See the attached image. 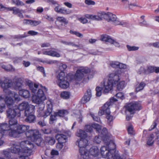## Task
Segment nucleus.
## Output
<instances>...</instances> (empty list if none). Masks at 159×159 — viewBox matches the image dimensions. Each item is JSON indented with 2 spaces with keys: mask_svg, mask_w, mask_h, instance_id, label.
I'll list each match as a JSON object with an SVG mask.
<instances>
[{
  "mask_svg": "<svg viewBox=\"0 0 159 159\" xmlns=\"http://www.w3.org/2000/svg\"><path fill=\"white\" fill-rule=\"evenodd\" d=\"M154 137V135L153 134H152L150 135L148 139L147 143L148 145L149 146L152 145L154 143V141L152 140L153 139Z\"/></svg>",
  "mask_w": 159,
  "mask_h": 159,
  "instance_id": "nucleus-41",
  "label": "nucleus"
},
{
  "mask_svg": "<svg viewBox=\"0 0 159 159\" xmlns=\"http://www.w3.org/2000/svg\"><path fill=\"white\" fill-rule=\"evenodd\" d=\"M30 127L28 125H19L12 131H9V135L14 138L19 137L20 134L25 132L26 136L32 142H34L38 146H39L42 141V139L39 131L37 129L29 130Z\"/></svg>",
  "mask_w": 159,
  "mask_h": 159,
  "instance_id": "nucleus-1",
  "label": "nucleus"
},
{
  "mask_svg": "<svg viewBox=\"0 0 159 159\" xmlns=\"http://www.w3.org/2000/svg\"><path fill=\"white\" fill-rule=\"evenodd\" d=\"M30 25L33 26H35L39 25L41 23L40 21L33 20H30Z\"/></svg>",
  "mask_w": 159,
  "mask_h": 159,
  "instance_id": "nucleus-53",
  "label": "nucleus"
},
{
  "mask_svg": "<svg viewBox=\"0 0 159 159\" xmlns=\"http://www.w3.org/2000/svg\"><path fill=\"white\" fill-rule=\"evenodd\" d=\"M20 146L16 143L13 144L12 146L9 149L10 152L14 153H18L19 155H20L22 153V148L25 147V145L21 146V143Z\"/></svg>",
  "mask_w": 159,
  "mask_h": 159,
  "instance_id": "nucleus-11",
  "label": "nucleus"
},
{
  "mask_svg": "<svg viewBox=\"0 0 159 159\" xmlns=\"http://www.w3.org/2000/svg\"><path fill=\"white\" fill-rule=\"evenodd\" d=\"M20 12H24V11L22 10L19 9V8L14 7L13 9V14L14 15H16L20 13Z\"/></svg>",
  "mask_w": 159,
  "mask_h": 159,
  "instance_id": "nucleus-47",
  "label": "nucleus"
},
{
  "mask_svg": "<svg viewBox=\"0 0 159 159\" xmlns=\"http://www.w3.org/2000/svg\"><path fill=\"white\" fill-rule=\"evenodd\" d=\"M8 95L9 96H13L15 100L19 101L20 100V98L19 97V95H18V94L15 93H12H12H11L10 95Z\"/></svg>",
  "mask_w": 159,
  "mask_h": 159,
  "instance_id": "nucleus-57",
  "label": "nucleus"
},
{
  "mask_svg": "<svg viewBox=\"0 0 159 159\" xmlns=\"http://www.w3.org/2000/svg\"><path fill=\"white\" fill-rule=\"evenodd\" d=\"M58 142L64 143L66 142L67 137L65 135L62 134H57L55 136Z\"/></svg>",
  "mask_w": 159,
  "mask_h": 159,
  "instance_id": "nucleus-23",
  "label": "nucleus"
},
{
  "mask_svg": "<svg viewBox=\"0 0 159 159\" xmlns=\"http://www.w3.org/2000/svg\"><path fill=\"white\" fill-rule=\"evenodd\" d=\"M90 72V70L86 67H81L78 69L74 76L75 80L78 82H84L89 80V76H87L85 74H86Z\"/></svg>",
  "mask_w": 159,
  "mask_h": 159,
  "instance_id": "nucleus-5",
  "label": "nucleus"
},
{
  "mask_svg": "<svg viewBox=\"0 0 159 159\" xmlns=\"http://www.w3.org/2000/svg\"><path fill=\"white\" fill-rule=\"evenodd\" d=\"M46 97L43 91L41 89H39L36 94L32 97V101L33 102L38 104L37 107V110H43L45 105L43 101L45 100Z\"/></svg>",
  "mask_w": 159,
  "mask_h": 159,
  "instance_id": "nucleus-2",
  "label": "nucleus"
},
{
  "mask_svg": "<svg viewBox=\"0 0 159 159\" xmlns=\"http://www.w3.org/2000/svg\"><path fill=\"white\" fill-rule=\"evenodd\" d=\"M10 120L9 121V126L10 128V131H14L18 126L17 121L16 118H9Z\"/></svg>",
  "mask_w": 159,
  "mask_h": 159,
  "instance_id": "nucleus-18",
  "label": "nucleus"
},
{
  "mask_svg": "<svg viewBox=\"0 0 159 159\" xmlns=\"http://www.w3.org/2000/svg\"><path fill=\"white\" fill-rule=\"evenodd\" d=\"M103 88L99 87H97L96 89V95L97 96H100L102 94V90Z\"/></svg>",
  "mask_w": 159,
  "mask_h": 159,
  "instance_id": "nucleus-46",
  "label": "nucleus"
},
{
  "mask_svg": "<svg viewBox=\"0 0 159 159\" xmlns=\"http://www.w3.org/2000/svg\"><path fill=\"white\" fill-rule=\"evenodd\" d=\"M110 106L111 103L110 102H106L105 103L98 112L99 116H102L103 115L110 114Z\"/></svg>",
  "mask_w": 159,
  "mask_h": 159,
  "instance_id": "nucleus-12",
  "label": "nucleus"
},
{
  "mask_svg": "<svg viewBox=\"0 0 159 159\" xmlns=\"http://www.w3.org/2000/svg\"><path fill=\"white\" fill-rule=\"evenodd\" d=\"M80 153L84 159H88L89 158V152L85 148L80 149Z\"/></svg>",
  "mask_w": 159,
  "mask_h": 159,
  "instance_id": "nucleus-24",
  "label": "nucleus"
},
{
  "mask_svg": "<svg viewBox=\"0 0 159 159\" xmlns=\"http://www.w3.org/2000/svg\"><path fill=\"white\" fill-rule=\"evenodd\" d=\"M7 116L8 118L19 117L20 116V111L17 106H13L12 107L8 108L7 111Z\"/></svg>",
  "mask_w": 159,
  "mask_h": 159,
  "instance_id": "nucleus-8",
  "label": "nucleus"
},
{
  "mask_svg": "<svg viewBox=\"0 0 159 159\" xmlns=\"http://www.w3.org/2000/svg\"><path fill=\"white\" fill-rule=\"evenodd\" d=\"M88 18L93 20H95L99 21V19L98 17V15H89Z\"/></svg>",
  "mask_w": 159,
  "mask_h": 159,
  "instance_id": "nucleus-49",
  "label": "nucleus"
},
{
  "mask_svg": "<svg viewBox=\"0 0 159 159\" xmlns=\"http://www.w3.org/2000/svg\"><path fill=\"white\" fill-rule=\"evenodd\" d=\"M12 3L15 5L17 7H20L24 6L25 3L20 0H11Z\"/></svg>",
  "mask_w": 159,
  "mask_h": 159,
  "instance_id": "nucleus-35",
  "label": "nucleus"
},
{
  "mask_svg": "<svg viewBox=\"0 0 159 159\" xmlns=\"http://www.w3.org/2000/svg\"><path fill=\"white\" fill-rule=\"evenodd\" d=\"M127 130L129 134H133L134 133L133 128L132 125H129L127 128Z\"/></svg>",
  "mask_w": 159,
  "mask_h": 159,
  "instance_id": "nucleus-60",
  "label": "nucleus"
},
{
  "mask_svg": "<svg viewBox=\"0 0 159 159\" xmlns=\"http://www.w3.org/2000/svg\"><path fill=\"white\" fill-rule=\"evenodd\" d=\"M154 66H147L146 69V74H148L154 72Z\"/></svg>",
  "mask_w": 159,
  "mask_h": 159,
  "instance_id": "nucleus-42",
  "label": "nucleus"
},
{
  "mask_svg": "<svg viewBox=\"0 0 159 159\" xmlns=\"http://www.w3.org/2000/svg\"><path fill=\"white\" fill-rule=\"evenodd\" d=\"M17 108L20 111H23L25 110L24 114L27 115L29 111L30 110V108L29 105L28 103L26 102H23L19 104L18 107H17Z\"/></svg>",
  "mask_w": 159,
  "mask_h": 159,
  "instance_id": "nucleus-14",
  "label": "nucleus"
},
{
  "mask_svg": "<svg viewBox=\"0 0 159 159\" xmlns=\"http://www.w3.org/2000/svg\"><path fill=\"white\" fill-rule=\"evenodd\" d=\"M6 104L8 108L12 107L13 106H14V100L10 96H7L5 98Z\"/></svg>",
  "mask_w": 159,
  "mask_h": 159,
  "instance_id": "nucleus-20",
  "label": "nucleus"
},
{
  "mask_svg": "<svg viewBox=\"0 0 159 159\" xmlns=\"http://www.w3.org/2000/svg\"><path fill=\"white\" fill-rule=\"evenodd\" d=\"M105 19L108 21L113 22L114 24L116 25H120L125 27L128 26V24L127 22L119 21L117 20V18L115 15L110 12L106 13Z\"/></svg>",
  "mask_w": 159,
  "mask_h": 159,
  "instance_id": "nucleus-7",
  "label": "nucleus"
},
{
  "mask_svg": "<svg viewBox=\"0 0 159 159\" xmlns=\"http://www.w3.org/2000/svg\"><path fill=\"white\" fill-rule=\"evenodd\" d=\"M63 143L60 142L57 143L56 145V147L57 149L59 150H60L63 146Z\"/></svg>",
  "mask_w": 159,
  "mask_h": 159,
  "instance_id": "nucleus-59",
  "label": "nucleus"
},
{
  "mask_svg": "<svg viewBox=\"0 0 159 159\" xmlns=\"http://www.w3.org/2000/svg\"><path fill=\"white\" fill-rule=\"evenodd\" d=\"M12 85L11 80L7 78H5L3 82L0 80V85L3 89V92L7 95L12 93V92L8 89V88L11 87Z\"/></svg>",
  "mask_w": 159,
  "mask_h": 159,
  "instance_id": "nucleus-9",
  "label": "nucleus"
},
{
  "mask_svg": "<svg viewBox=\"0 0 159 159\" xmlns=\"http://www.w3.org/2000/svg\"><path fill=\"white\" fill-rule=\"evenodd\" d=\"M102 40L103 41L109 42L112 44L114 42V40L112 39L110 37L105 35L102 37Z\"/></svg>",
  "mask_w": 159,
  "mask_h": 159,
  "instance_id": "nucleus-36",
  "label": "nucleus"
},
{
  "mask_svg": "<svg viewBox=\"0 0 159 159\" xmlns=\"http://www.w3.org/2000/svg\"><path fill=\"white\" fill-rule=\"evenodd\" d=\"M20 95L25 98H28L30 96V92L25 89H21L19 91Z\"/></svg>",
  "mask_w": 159,
  "mask_h": 159,
  "instance_id": "nucleus-25",
  "label": "nucleus"
},
{
  "mask_svg": "<svg viewBox=\"0 0 159 159\" xmlns=\"http://www.w3.org/2000/svg\"><path fill=\"white\" fill-rule=\"evenodd\" d=\"M106 13L104 12H99L97 14L99 19V20H102L103 19H105Z\"/></svg>",
  "mask_w": 159,
  "mask_h": 159,
  "instance_id": "nucleus-40",
  "label": "nucleus"
},
{
  "mask_svg": "<svg viewBox=\"0 0 159 159\" xmlns=\"http://www.w3.org/2000/svg\"><path fill=\"white\" fill-rule=\"evenodd\" d=\"M45 141L46 142L48 143L50 145H53L55 142V140L54 138L52 137H46Z\"/></svg>",
  "mask_w": 159,
  "mask_h": 159,
  "instance_id": "nucleus-31",
  "label": "nucleus"
},
{
  "mask_svg": "<svg viewBox=\"0 0 159 159\" xmlns=\"http://www.w3.org/2000/svg\"><path fill=\"white\" fill-rule=\"evenodd\" d=\"M101 137L102 138L103 140L105 141V140L107 141L106 142L107 143L109 141V138L108 135V131L107 129L106 128H103L101 134Z\"/></svg>",
  "mask_w": 159,
  "mask_h": 159,
  "instance_id": "nucleus-22",
  "label": "nucleus"
},
{
  "mask_svg": "<svg viewBox=\"0 0 159 159\" xmlns=\"http://www.w3.org/2000/svg\"><path fill=\"white\" fill-rule=\"evenodd\" d=\"M24 116L26 117L25 119V121L30 123L34 122L35 119V116L33 113L30 110L29 111L27 115H25V113Z\"/></svg>",
  "mask_w": 159,
  "mask_h": 159,
  "instance_id": "nucleus-16",
  "label": "nucleus"
},
{
  "mask_svg": "<svg viewBox=\"0 0 159 159\" xmlns=\"http://www.w3.org/2000/svg\"><path fill=\"white\" fill-rule=\"evenodd\" d=\"M121 73L120 70H119L115 73L110 74L109 75V78L108 80L112 82L113 84H117L120 80V77Z\"/></svg>",
  "mask_w": 159,
  "mask_h": 159,
  "instance_id": "nucleus-10",
  "label": "nucleus"
},
{
  "mask_svg": "<svg viewBox=\"0 0 159 159\" xmlns=\"http://www.w3.org/2000/svg\"><path fill=\"white\" fill-rule=\"evenodd\" d=\"M126 47L128 50L129 51H136L139 49V47L135 46H131L129 45H127Z\"/></svg>",
  "mask_w": 159,
  "mask_h": 159,
  "instance_id": "nucleus-48",
  "label": "nucleus"
},
{
  "mask_svg": "<svg viewBox=\"0 0 159 159\" xmlns=\"http://www.w3.org/2000/svg\"><path fill=\"white\" fill-rule=\"evenodd\" d=\"M44 1L50 4H52L54 5H56L58 3L57 2L54 0H44Z\"/></svg>",
  "mask_w": 159,
  "mask_h": 159,
  "instance_id": "nucleus-62",
  "label": "nucleus"
},
{
  "mask_svg": "<svg viewBox=\"0 0 159 159\" xmlns=\"http://www.w3.org/2000/svg\"><path fill=\"white\" fill-rule=\"evenodd\" d=\"M10 131V128L7 123H4L0 125V139L4 136L5 132Z\"/></svg>",
  "mask_w": 159,
  "mask_h": 159,
  "instance_id": "nucleus-15",
  "label": "nucleus"
},
{
  "mask_svg": "<svg viewBox=\"0 0 159 159\" xmlns=\"http://www.w3.org/2000/svg\"><path fill=\"white\" fill-rule=\"evenodd\" d=\"M76 135L80 137V139L86 138L87 135L85 132L82 130H80L76 134Z\"/></svg>",
  "mask_w": 159,
  "mask_h": 159,
  "instance_id": "nucleus-32",
  "label": "nucleus"
},
{
  "mask_svg": "<svg viewBox=\"0 0 159 159\" xmlns=\"http://www.w3.org/2000/svg\"><path fill=\"white\" fill-rule=\"evenodd\" d=\"M47 109L48 111H52V106L51 102L50 101H48L47 102Z\"/></svg>",
  "mask_w": 159,
  "mask_h": 159,
  "instance_id": "nucleus-52",
  "label": "nucleus"
},
{
  "mask_svg": "<svg viewBox=\"0 0 159 159\" xmlns=\"http://www.w3.org/2000/svg\"><path fill=\"white\" fill-rule=\"evenodd\" d=\"M125 113L127 114L126 120H129L132 117V116H128L127 114L128 112H129L130 115H132L135 111L141 109L140 105L136 102L127 104L125 106Z\"/></svg>",
  "mask_w": 159,
  "mask_h": 159,
  "instance_id": "nucleus-6",
  "label": "nucleus"
},
{
  "mask_svg": "<svg viewBox=\"0 0 159 159\" xmlns=\"http://www.w3.org/2000/svg\"><path fill=\"white\" fill-rule=\"evenodd\" d=\"M91 97V92L90 89H88L85 93L84 96L82 98L81 100V102L83 104L86 103L89 101Z\"/></svg>",
  "mask_w": 159,
  "mask_h": 159,
  "instance_id": "nucleus-17",
  "label": "nucleus"
},
{
  "mask_svg": "<svg viewBox=\"0 0 159 159\" xmlns=\"http://www.w3.org/2000/svg\"><path fill=\"white\" fill-rule=\"evenodd\" d=\"M93 128L99 132L101 130V127L100 125L97 124H92Z\"/></svg>",
  "mask_w": 159,
  "mask_h": 159,
  "instance_id": "nucleus-44",
  "label": "nucleus"
},
{
  "mask_svg": "<svg viewBox=\"0 0 159 159\" xmlns=\"http://www.w3.org/2000/svg\"><path fill=\"white\" fill-rule=\"evenodd\" d=\"M43 53L44 55L56 57H59L60 56L59 53L53 50L45 51L43 52Z\"/></svg>",
  "mask_w": 159,
  "mask_h": 159,
  "instance_id": "nucleus-27",
  "label": "nucleus"
},
{
  "mask_svg": "<svg viewBox=\"0 0 159 159\" xmlns=\"http://www.w3.org/2000/svg\"><path fill=\"white\" fill-rule=\"evenodd\" d=\"M22 84L21 82H16V84L14 86V89L16 90H20L21 88Z\"/></svg>",
  "mask_w": 159,
  "mask_h": 159,
  "instance_id": "nucleus-51",
  "label": "nucleus"
},
{
  "mask_svg": "<svg viewBox=\"0 0 159 159\" xmlns=\"http://www.w3.org/2000/svg\"><path fill=\"white\" fill-rule=\"evenodd\" d=\"M107 116L106 118L107 119L109 125H111L112 124V120H113V117L112 116L109 114H107Z\"/></svg>",
  "mask_w": 159,
  "mask_h": 159,
  "instance_id": "nucleus-45",
  "label": "nucleus"
},
{
  "mask_svg": "<svg viewBox=\"0 0 159 159\" xmlns=\"http://www.w3.org/2000/svg\"><path fill=\"white\" fill-rule=\"evenodd\" d=\"M56 116V112L54 113V115H51L50 116V119L49 123L50 124H52L54 121L56 120V116Z\"/></svg>",
  "mask_w": 159,
  "mask_h": 159,
  "instance_id": "nucleus-50",
  "label": "nucleus"
},
{
  "mask_svg": "<svg viewBox=\"0 0 159 159\" xmlns=\"http://www.w3.org/2000/svg\"><path fill=\"white\" fill-rule=\"evenodd\" d=\"M37 116L38 117H43L44 111L43 110H37Z\"/></svg>",
  "mask_w": 159,
  "mask_h": 159,
  "instance_id": "nucleus-61",
  "label": "nucleus"
},
{
  "mask_svg": "<svg viewBox=\"0 0 159 159\" xmlns=\"http://www.w3.org/2000/svg\"><path fill=\"white\" fill-rule=\"evenodd\" d=\"M85 129L87 132H91L93 130L92 125H88L85 126Z\"/></svg>",
  "mask_w": 159,
  "mask_h": 159,
  "instance_id": "nucleus-55",
  "label": "nucleus"
},
{
  "mask_svg": "<svg viewBox=\"0 0 159 159\" xmlns=\"http://www.w3.org/2000/svg\"><path fill=\"white\" fill-rule=\"evenodd\" d=\"M27 84L31 92L34 93H36L37 91L38 85L35 84H34L33 83L29 80L27 82Z\"/></svg>",
  "mask_w": 159,
  "mask_h": 159,
  "instance_id": "nucleus-21",
  "label": "nucleus"
},
{
  "mask_svg": "<svg viewBox=\"0 0 159 159\" xmlns=\"http://www.w3.org/2000/svg\"><path fill=\"white\" fill-rule=\"evenodd\" d=\"M6 104L5 98L4 99L3 98L0 96V108H4L6 107Z\"/></svg>",
  "mask_w": 159,
  "mask_h": 159,
  "instance_id": "nucleus-43",
  "label": "nucleus"
},
{
  "mask_svg": "<svg viewBox=\"0 0 159 159\" xmlns=\"http://www.w3.org/2000/svg\"><path fill=\"white\" fill-rule=\"evenodd\" d=\"M59 13L63 15H68L71 13V11L69 9H66L64 7L60 8Z\"/></svg>",
  "mask_w": 159,
  "mask_h": 159,
  "instance_id": "nucleus-34",
  "label": "nucleus"
},
{
  "mask_svg": "<svg viewBox=\"0 0 159 159\" xmlns=\"http://www.w3.org/2000/svg\"><path fill=\"white\" fill-rule=\"evenodd\" d=\"M58 80L57 82H60L66 80L65 73L63 71H61L57 76Z\"/></svg>",
  "mask_w": 159,
  "mask_h": 159,
  "instance_id": "nucleus-30",
  "label": "nucleus"
},
{
  "mask_svg": "<svg viewBox=\"0 0 159 159\" xmlns=\"http://www.w3.org/2000/svg\"><path fill=\"white\" fill-rule=\"evenodd\" d=\"M68 112L66 110H60L58 112H56V116L63 117L68 114Z\"/></svg>",
  "mask_w": 159,
  "mask_h": 159,
  "instance_id": "nucleus-33",
  "label": "nucleus"
},
{
  "mask_svg": "<svg viewBox=\"0 0 159 159\" xmlns=\"http://www.w3.org/2000/svg\"><path fill=\"white\" fill-rule=\"evenodd\" d=\"M103 84L104 86L103 93L104 94L107 93L112 90L113 84L112 82L107 80L104 81Z\"/></svg>",
  "mask_w": 159,
  "mask_h": 159,
  "instance_id": "nucleus-13",
  "label": "nucleus"
},
{
  "mask_svg": "<svg viewBox=\"0 0 159 159\" xmlns=\"http://www.w3.org/2000/svg\"><path fill=\"white\" fill-rule=\"evenodd\" d=\"M145 85L146 84L144 82H141L137 86L136 88V91L138 92L143 90Z\"/></svg>",
  "mask_w": 159,
  "mask_h": 159,
  "instance_id": "nucleus-37",
  "label": "nucleus"
},
{
  "mask_svg": "<svg viewBox=\"0 0 159 159\" xmlns=\"http://www.w3.org/2000/svg\"><path fill=\"white\" fill-rule=\"evenodd\" d=\"M57 21L55 22L56 23V21H58L59 23H61V24L64 23L65 24H67L68 21L66 20V19L63 16H58L56 18ZM62 25V24H61Z\"/></svg>",
  "mask_w": 159,
  "mask_h": 159,
  "instance_id": "nucleus-29",
  "label": "nucleus"
},
{
  "mask_svg": "<svg viewBox=\"0 0 159 159\" xmlns=\"http://www.w3.org/2000/svg\"><path fill=\"white\" fill-rule=\"evenodd\" d=\"M25 145V147L22 148V153L19 157V159H29L28 157L33 153L32 149L34 147L33 143L28 140L22 141L21 146Z\"/></svg>",
  "mask_w": 159,
  "mask_h": 159,
  "instance_id": "nucleus-4",
  "label": "nucleus"
},
{
  "mask_svg": "<svg viewBox=\"0 0 159 159\" xmlns=\"http://www.w3.org/2000/svg\"><path fill=\"white\" fill-rule=\"evenodd\" d=\"M70 93L68 92L63 91L61 93V97L63 99L69 98L70 97Z\"/></svg>",
  "mask_w": 159,
  "mask_h": 159,
  "instance_id": "nucleus-39",
  "label": "nucleus"
},
{
  "mask_svg": "<svg viewBox=\"0 0 159 159\" xmlns=\"http://www.w3.org/2000/svg\"><path fill=\"white\" fill-rule=\"evenodd\" d=\"M67 67V65L65 64L61 63L59 67V69L61 71H63Z\"/></svg>",
  "mask_w": 159,
  "mask_h": 159,
  "instance_id": "nucleus-56",
  "label": "nucleus"
},
{
  "mask_svg": "<svg viewBox=\"0 0 159 159\" xmlns=\"http://www.w3.org/2000/svg\"><path fill=\"white\" fill-rule=\"evenodd\" d=\"M57 85L61 88L66 89L68 88L69 86V83L66 80L60 82H57Z\"/></svg>",
  "mask_w": 159,
  "mask_h": 159,
  "instance_id": "nucleus-28",
  "label": "nucleus"
},
{
  "mask_svg": "<svg viewBox=\"0 0 159 159\" xmlns=\"http://www.w3.org/2000/svg\"><path fill=\"white\" fill-rule=\"evenodd\" d=\"M149 46H153L155 48H159V42L151 43L149 44Z\"/></svg>",
  "mask_w": 159,
  "mask_h": 159,
  "instance_id": "nucleus-64",
  "label": "nucleus"
},
{
  "mask_svg": "<svg viewBox=\"0 0 159 159\" xmlns=\"http://www.w3.org/2000/svg\"><path fill=\"white\" fill-rule=\"evenodd\" d=\"M125 85V82L124 81H121L117 84V89L118 90L121 91L124 88Z\"/></svg>",
  "mask_w": 159,
  "mask_h": 159,
  "instance_id": "nucleus-38",
  "label": "nucleus"
},
{
  "mask_svg": "<svg viewBox=\"0 0 159 159\" xmlns=\"http://www.w3.org/2000/svg\"><path fill=\"white\" fill-rule=\"evenodd\" d=\"M89 152L91 155L96 157L98 155L99 150L97 147L93 146L90 148Z\"/></svg>",
  "mask_w": 159,
  "mask_h": 159,
  "instance_id": "nucleus-26",
  "label": "nucleus"
},
{
  "mask_svg": "<svg viewBox=\"0 0 159 159\" xmlns=\"http://www.w3.org/2000/svg\"><path fill=\"white\" fill-rule=\"evenodd\" d=\"M2 154L6 157L9 158L11 157L10 153L9 152L7 151H3Z\"/></svg>",
  "mask_w": 159,
  "mask_h": 159,
  "instance_id": "nucleus-63",
  "label": "nucleus"
},
{
  "mask_svg": "<svg viewBox=\"0 0 159 159\" xmlns=\"http://www.w3.org/2000/svg\"><path fill=\"white\" fill-rule=\"evenodd\" d=\"M102 157L107 159H122L119 154L116 152L115 149H109L108 146H103L101 148Z\"/></svg>",
  "mask_w": 159,
  "mask_h": 159,
  "instance_id": "nucleus-3",
  "label": "nucleus"
},
{
  "mask_svg": "<svg viewBox=\"0 0 159 159\" xmlns=\"http://www.w3.org/2000/svg\"><path fill=\"white\" fill-rule=\"evenodd\" d=\"M146 69L143 67H141L139 69L138 73L139 74H146Z\"/></svg>",
  "mask_w": 159,
  "mask_h": 159,
  "instance_id": "nucleus-58",
  "label": "nucleus"
},
{
  "mask_svg": "<svg viewBox=\"0 0 159 159\" xmlns=\"http://www.w3.org/2000/svg\"><path fill=\"white\" fill-rule=\"evenodd\" d=\"M70 34H75L76 36H77L79 37L82 38L83 37V35L81 34L79 32H78L74 31L71 30L70 31Z\"/></svg>",
  "mask_w": 159,
  "mask_h": 159,
  "instance_id": "nucleus-54",
  "label": "nucleus"
},
{
  "mask_svg": "<svg viewBox=\"0 0 159 159\" xmlns=\"http://www.w3.org/2000/svg\"><path fill=\"white\" fill-rule=\"evenodd\" d=\"M88 143V141L86 138L80 139V140H79L76 142V145H78L80 149L81 148L82 149L85 148V147L87 146Z\"/></svg>",
  "mask_w": 159,
  "mask_h": 159,
  "instance_id": "nucleus-19",
  "label": "nucleus"
}]
</instances>
